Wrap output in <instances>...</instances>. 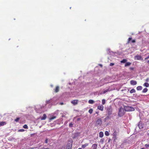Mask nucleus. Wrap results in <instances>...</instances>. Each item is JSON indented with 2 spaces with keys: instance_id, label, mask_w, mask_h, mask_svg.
I'll return each instance as SVG.
<instances>
[{
  "instance_id": "10",
  "label": "nucleus",
  "mask_w": 149,
  "mask_h": 149,
  "mask_svg": "<svg viewBox=\"0 0 149 149\" xmlns=\"http://www.w3.org/2000/svg\"><path fill=\"white\" fill-rule=\"evenodd\" d=\"M88 145V143H86L84 144L82 146L81 148H84L86 147Z\"/></svg>"
},
{
  "instance_id": "11",
  "label": "nucleus",
  "mask_w": 149,
  "mask_h": 149,
  "mask_svg": "<svg viewBox=\"0 0 149 149\" xmlns=\"http://www.w3.org/2000/svg\"><path fill=\"white\" fill-rule=\"evenodd\" d=\"M46 118V115L45 114H44L43 116L41 118V120H45Z\"/></svg>"
},
{
  "instance_id": "16",
  "label": "nucleus",
  "mask_w": 149,
  "mask_h": 149,
  "mask_svg": "<svg viewBox=\"0 0 149 149\" xmlns=\"http://www.w3.org/2000/svg\"><path fill=\"white\" fill-rule=\"evenodd\" d=\"M99 136L100 137H102L103 136V133L102 132H100L99 133Z\"/></svg>"
},
{
  "instance_id": "5",
  "label": "nucleus",
  "mask_w": 149,
  "mask_h": 149,
  "mask_svg": "<svg viewBox=\"0 0 149 149\" xmlns=\"http://www.w3.org/2000/svg\"><path fill=\"white\" fill-rule=\"evenodd\" d=\"M97 144H93L91 147V149H97Z\"/></svg>"
},
{
  "instance_id": "3",
  "label": "nucleus",
  "mask_w": 149,
  "mask_h": 149,
  "mask_svg": "<svg viewBox=\"0 0 149 149\" xmlns=\"http://www.w3.org/2000/svg\"><path fill=\"white\" fill-rule=\"evenodd\" d=\"M130 83L131 85H135L137 84V82L134 80H132L130 81Z\"/></svg>"
},
{
  "instance_id": "33",
  "label": "nucleus",
  "mask_w": 149,
  "mask_h": 149,
  "mask_svg": "<svg viewBox=\"0 0 149 149\" xmlns=\"http://www.w3.org/2000/svg\"><path fill=\"white\" fill-rule=\"evenodd\" d=\"M114 65V63H111L110 64V66H112Z\"/></svg>"
},
{
  "instance_id": "18",
  "label": "nucleus",
  "mask_w": 149,
  "mask_h": 149,
  "mask_svg": "<svg viewBox=\"0 0 149 149\" xmlns=\"http://www.w3.org/2000/svg\"><path fill=\"white\" fill-rule=\"evenodd\" d=\"M143 86L146 87H148L149 86V84L148 83H145L143 84Z\"/></svg>"
},
{
  "instance_id": "28",
  "label": "nucleus",
  "mask_w": 149,
  "mask_h": 149,
  "mask_svg": "<svg viewBox=\"0 0 149 149\" xmlns=\"http://www.w3.org/2000/svg\"><path fill=\"white\" fill-rule=\"evenodd\" d=\"M24 131V130L23 129H21L18 130V131L19 132H23Z\"/></svg>"
},
{
  "instance_id": "36",
  "label": "nucleus",
  "mask_w": 149,
  "mask_h": 149,
  "mask_svg": "<svg viewBox=\"0 0 149 149\" xmlns=\"http://www.w3.org/2000/svg\"><path fill=\"white\" fill-rule=\"evenodd\" d=\"M149 58V55L146 58H145V60H146Z\"/></svg>"
},
{
  "instance_id": "37",
  "label": "nucleus",
  "mask_w": 149,
  "mask_h": 149,
  "mask_svg": "<svg viewBox=\"0 0 149 149\" xmlns=\"http://www.w3.org/2000/svg\"><path fill=\"white\" fill-rule=\"evenodd\" d=\"M134 69V68L133 67H130V69L131 70H133Z\"/></svg>"
},
{
  "instance_id": "9",
  "label": "nucleus",
  "mask_w": 149,
  "mask_h": 149,
  "mask_svg": "<svg viewBox=\"0 0 149 149\" xmlns=\"http://www.w3.org/2000/svg\"><path fill=\"white\" fill-rule=\"evenodd\" d=\"M59 86H57L56 87L55 89H54V92L55 93H57L59 91Z\"/></svg>"
},
{
  "instance_id": "6",
  "label": "nucleus",
  "mask_w": 149,
  "mask_h": 149,
  "mask_svg": "<svg viewBox=\"0 0 149 149\" xmlns=\"http://www.w3.org/2000/svg\"><path fill=\"white\" fill-rule=\"evenodd\" d=\"M135 59L137 60H140L141 59L142 57L141 56L137 55L135 57Z\"/></svg>"
},
{
  "instance_id": "20",
  "label": "nucleus",
  "mask_w": 149,
  "mask_h": 149,
  "mask_svg": "<svg viewBox=\"0 0 149 149\" xmlns=\"http://www.w3.org/2000/svg\"><path fill=\"white\" fill-rule=\"evenodd\" d=\"M148 91V89L146 88H145L142 91V92L143 93H145L146 92Z\"/></svg>"
},
{
  "instance_id": "1",
  "label": "nucleus",
  "mask_w": 149,
  "mask_h": 149,
  "mask_svg": "<svg viewBox=\"0 0 149 149\" xmlns=\"http://www.w3.org/2000/svg\"><path fill=\"white\" fill-rule=\"evenodd\" d=\"M125 111L123 109H119L118 112V116H121L124 115Z\"/></svg>"
},
{
  "instance_id": "23",
  "label": "nucleus",
  "mask_w": 149,
  "mask_h": 149,
  "mask_svg": "<svg viewBox=\"0 0 149 149\" xmlns=\"http://www.w3.org/2000/svg\"><path fill=\"white\" fill-rule=\"evenodd\" d=\"M109 91V88H108V89H107L106 90H104L103 91V93H105L106 92H108Z\"/></svg>"
},
{
  "instance_id": "43",
  "label": "nucleus",
  "mask_w": 149,
  "mask_h": 149,
  "mask_svg": "<svg viewBox=\"0 0 149 149\" xmlns=\"http://www.w3.org/2000/svg\"><path fill=\"white\" fill-rule=\"evenodd\" d=\"M78 149H82L81 148H79Z\"/></svg>"
},
{
  "instance_id": "14",
  "label": "nucleus",
  "mask_w": 149,
  "mask_h": 149,
  "mask_svg": "<svg viewBox=\"0 0 149 149\" xmlns=\"http://www.w3.org/2000/svg\"><path fill=\"white\" fill-rule=\"evenodd\" d=\"M131 64V63H130L129 62H127L125 64V67H127V66H130V65Z\"/></svg>"
},
{
  "instance_id": "4",
  "label": "nucleus",
  "mask_w": 149,
  "mask_h": 149,
  "mask_svg": "<svg viewBox=\"0 0 149 149\" xmlns=\"http://www.w3.org/2000/svg\"><path fill=\"white\" fill-rule=\"evenodd\" d=\"M72 147V144L70 143H68L66 146V149H71Z\"/></svg>"
},
{
  "instance_id": "41",
  "label": "nucleus",
  "mask_w": 149,
  "mask_h": 149,
  "mask_svg": "<svg viewBox=\"0 0 149 149\" xmlns=\"http://www.w3.org/2000/svg\"><path fill=\"white\" fill-rule=\"evenodd\" d=\"M109 110H110L111 112H110V113H111V109H109Z\"/></svg>"
},
{
  "instance_id": "24",
  "label": "nucleus",
  "mask_w": 149,
  "mask_h": 149,
  "mask_svg": "<svg viewBox=\"0 0 149 149\" xmlns=\"http://www.w3.org/2000/svg\"><path fill=\"white\" fill-rule=\"evenodd\" d=\"M105 134L106 136H108L109 135V132L107 131L105 132Z\"/></svg>"
},
{
  "instance_id": "27",
  "label": "nucleus",
  "mask_w": 149,
  "mask_h": 149,
  "mask_svg": "<svg viewBox=\"0 0 149 149\" xmlns=\"http://www.w3.org/2000/svg\"><path fill=\"white\" fill-rule=\"evenodd\" d=\"M132 39V38H129L128 39V42H127L128 43H129L130 42V40H131Z\"/></svg>"
},
{
  "instance_id": "44",
  "label": "nucleus",
  "mask_w": 149,
  "mask_h": 149,
  "mask_svg": "<svg viewBox=\"0 0 149 149\" xmlns=\"http://www.w3.org/2000/svg\"><path fill=\"white\" fill-rule=\"evenodd\" d=\"M100 66H102V65H100Z\"/></svg>"
},
{
  "instance_id": "31",
  "label": "nucleus",
  "mask_w": 149,
  "mask_h": 149,
  "mask_svg": "<svg viewBox=\"0 0 149 149\" xmlns=\"http://www.w3.org/2000/svg\"><path fill=\"white\" fill-rule=\"evenodd\" d=\"M69 126L70 127H72L73 126V124L72 123H70L69 125Z\"/></svg>"
},
{
  "instance_id": "8",
  "label": "nucleus",
  "mask_w": 149,
  "mask_h": 149,
  "mask_svg": "<svg viewBox=\"0 0 149 149\" xmlns=\"http://www.w3.org/2000/svg\"><path fill=\"white\" fill-rule=\"evenodd\" d=\"M138 126L139 129H141L143 127V125L142 123L140 122L138 124Z\"/></svg>"
},
{
  "instance_id": "30",
  "label": "nucleus",
  "mask_w": 149,
  "mask_h": 149,
  "mask_svg": "<svg viewBox=\"0 0 149 149\" xmlns=\"http://www.w3.org/2000/svg\"><path fill=\"white\" fill-rule=\"evenodd\" d=\"M145 146L147 148H148L149 147V144H146L145 145Z\"/></svg>"
},
{
  "instance_id": "35",
  "label": "nucleus",
  "mask_w": 149,
  "mask_h": 149,
  "mask_svg": "<svg viewBox=\"0 0 149 149\" xmlns=\"http://www.w3.org/2000/svg\"><path fill=\"white\" fill-rule=\"evenodd\" d=\"M131 41L132 43H135L136 42V40H133Z\"/></svg>"
},
{
  "instance_id": "42",
  "label": "nucleus",
  "mask_w": 149,
  "mask_h": 149,
  "mask_svg": "<svg viewBox=\"0 0 149 149\" xmlns=\"http://www.w3.org/2000/svg\"><path fill=\"white\" fill-rule=\"evenodd\" d=\"M147 63H149V60L147 61Z\"/></svg>"
},
{
  "instance_id": "7",
  "label": "nucleus",
  "mask_w": 149,
  "mask_h": 149,
  "mask_svg": "<svg viewBox=\"0 0 149 149\" xmlns=\"http://www.w3.org/2000/svg\"><path fill=\"white\" fill-rule=\"evenodd\" d=\"M78 100H74L71 102V103L74 105H76L78 103Z\"/></svg>"
},
{
  "instance_id": "39",
  "label": "nucleus",
  "mask_w": 149,
  "mask_h": 149,
  "mask_svg": "<svg viewBox=\"0 0 149 149\" xmlns=\"http://www.w3.org/2000/svg\"><path fill=\"white\" fill-rule=\"evenodd\" d=\"M60 104L61 105H63V103L62 102H61V103H60Z\"/></svg>"
},
{
  "instance_id": "22",
  "label": "nucleus",
  "mask_w": 149,
  "mask_h": 149,
  "mask_svg": "<svg viewBox=\"0 0 149 149\" xmlns=\"http://www.w3.org/2000/svg\"><path fill=\"white\" fill-rule=\"evenodd\" d=\"M105 102H106V101L104 99H102V105H104L105 103Z\"/></svg>"
},
{
  "instance_id": "12",
  "label": "nucleus",
  "mask_w": 149,
  "mask_h": 149,
  "mask_svg": "<svg viewBox=\"0 0 149 149\" xmlns=\"http://www.w3.org/2000/svg\"><path fill=\"white\" fill-rule=\"evenodd\" d=\"M6 124V122H0V126H3Z\"/></svg>"
},
{
  "instance_id": "40",
  "label": "nucleus",
  "mask_w": 149,
  "mask_h": 149,
  "mask_svg": "<svg viewBox=\"0 0 149 149\" xmlns=\"http://www.w3.org/2000/svg\"><path fill=\"white\" fill-rule=\"evenodd\" d=\"M40 149H49V148H40Z\"/></svg>"
},
{
  "instance_id": "17",
  "label": "nucleus",
  "mask_w": 149,
  "mask_h": 149,
  "mask_svg": "<svg viewBox=\"0 0 149 149\" xmlns=\"http://www.w3.org/2000/svg\"><path fill=\"white\" fill-rule=\"evenodd\" d=\"M135 92H136L135 90L134 89V88H132L130 91V93H134Z\"/></svg>"
},
{
  "instance_id": "2",
  "label": "nucleus",
  "mask_w": 149,
  "mask_h": 149,
  "mask_svg": "<svg viewBox=\"0 0 149 149\" xmlns=\"http://www.w3.org/2000/svg\"><path fill=\"white\" fill-rule=\"evenodd\" d=\"M97 109L102 111L104 109V106L102 105H100L97 106Z\"/></svg>"
},
{
  "instance_id": "34",
  "label": "nucleus",
  "mask_w": 149,
  "mask_h": 149,
  "mask_svg": "<svg viewBox=\"0 0 149 149\" xmlns=\"http://www.w3.org/2000/svg\"><path fill=\"white\" fill-rule=\"evenodd\" d=\"M45 143H48V139H46L45 141Z\"/></svg>"
},
{
  "instance_id": "38",
  "label": "nucleus",
  "mask_w": 149,
  "mask_h": 149,
  "mask_svg": "<svg viewBox=\"0 0 149 149\" xmlns=\"http://www.w3.org/2000/svg\"><path fill=\"white\" fill-rule=\"evenodd\" d=\"M149 80V79L148 78H147L146 79V82H148Z\"/></svg>"
},
{
  "instance_id": "15",
  "label": "nucleus",
  "mask_w": 149,
  "mask_h": 149,
  "mask_svg": "<svg viewBox=\"0 0 149 149\" xmlns=\"http://www.w3.org/2000/svg\"><path fill=\"white\" fill-rule=\"evenodd\" d=\"M56 118V116H53L50 117L49 118V120H52Z\"/></svg>"
},
{
  "instance_id": "26",
  "label": "nucleus",
  "mask_w": 149,
  "mask_h": 149,
  "mask_svg": "<svg viewBox=\"0 0 149 149\" xmlns=\"http://www.w3.org/2000/svg\"><path fill=\"white\" fill-rule=\"evenodd\" d=\"M23 127L25 129H28V126H27V125H24L23 126Z\"/></svg>"
},
{
  "instance_id": "29",
  "label": "nucleus",
  "mask_w": 149,
  "mask_h": 149,
  "mask_svg": "<svg viewBox=\"0 0 149 149\" xmlns=\"http://www.w3.org/2000/svg\"><path fill=\"white\" fill-rule=\"evenodd\" d=\"M19 120V118H17L15 120V121H18Z\"/></svg>"
},
{
  "instance_id": "21",
  "label": "nucleus",
  "mask_w": 149,
  "mask_h": 149,
  "mask_svg": "<svg viewBox=\"0 0 149 149\" xmlns=\"http://www.w3.org/2000/svg\"><path fill=\"white\" fill-rule=\"evenodd\" d=\"M127 61V60L126 59H123L122 61H120V62L121 63H125Z\"/></svg>"
},
{
  "instance_id": "25",
  "label": "nucleus",
  "mask_w": 149,
  "mask_h": 149,
  "mask_svg": "<svg viewBox=\"0 0 149 149\" xmlns=\"http://www.w3.org/2000/svg\"><path fill=\"white\" fill-rule=\"evenodd\" d=\"M93 111V110L92 109H90L88 111V112H89V113L91 114L92 113Z\"/></svg>"
},
{
  "instance_id": "32",
  "label": "nucleus",
  "mask_w": 149,
  "mask_h": 149,
  "mask_svg": "<svg viewBox=\"0 0 149 149\" xmlns=\"http://www.w3.org/2000/svg\"><path fill=\"white\" fill-rule=\"evenodd\" d=\"M50 100H49L46 101V103L47 104H48L49 103H50Z\"/></svg>"
},
{
  "instance_id": "13",
  "label": "nucleus",
  "mask_w": 149,
  "mask_h": 149,
  "mask_svg": "<svg viewBox=\"0 0 149 149\" xmlns=\"http://www.w3.org/2000/svg\"><path fill=\"white\" fill-rule=\"evenodd\" d=\"M142 87L141 86H139L137 87L136 89L138 91H140L142 89Z\"/></svg>"
},
{
  "instance_id": "19",
  "label": "nucleus",
  "mask_w": 149,
  "mask_h": 149,
  "mask_svg": "<svg viewBox=\"0 0 149 149\" xmlns=\"http://www.w3.org/2000/svg\"><path fill=\"white\" fill-rule=\"evenodd\" d=\"M94 102V101L93 100H89L88 101V103H89V104H93Z\"/></svg>"
}]
</instances>
